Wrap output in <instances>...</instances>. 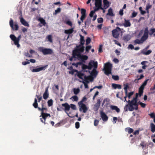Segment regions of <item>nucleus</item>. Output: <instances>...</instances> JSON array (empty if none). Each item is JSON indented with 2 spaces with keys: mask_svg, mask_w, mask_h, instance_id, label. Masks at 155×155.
<instances>
[{
  "mask_svg": "<svg viewBox=\"0 0 155 155\" xmlns=\"http://www.w3.org/2000/svg\"><path fill=\"white\" fill-rule=\"evenodd\" d=\"M113 65L109 62H107L104 64L103 70L104 71L105 74L107 76L110 74H112V70Z\"/></svg>",
  "mask_w": 155,
  "mask_h": 155,
  "instance_id": "f257e3e1",
  "label": "nucleus"
},
{
  "mask_svg": "<svg viewBox=\"0 0 155 155\" xmlns=\"http://www.w3.org/2000/svg\"><path fill=\"white\" fill-rule=\"evenodd\" d=\"M38 50V51L41 52L44 55L51 54L53 53V50L51 49L41 47H39Z\"/></svg>",
  "mask_w": 155,
  "mask_h": 155,
  "instance_id": "f03ea898",
  "label": "nucleus"
},
{
  "mask_svg": "<svg viewBox=\"0 0 155 155\" xmlns=\"http://www.w3.org/2000/svg\"><path fill=\"white\" fill-rule=\"evenodd\" d=\"M21 37V35H19L17 38L14 35L12 34L10 35V38L14 41V44L16 45L18 48H19L20 46L19 42Z\"/></svg>",
  "mask_w": 155,
  "mask_h": 155,
  "instance_id": "7ed1b4c3",
  "label": "nucleus"
},
{
  "mask_svg": "<svg viewBox=\"0 0 155 155\" xmlns=\"http://www.w3.org/2000/svg\"><path fill=\"white\" fill-rule=\"evenodd\" d=\"M48 117H51L50 114L45 113L41 112V115L40 117H41L40 118V120L42 123H44L45 124H47L45 122L46 118Z\"/></svg>",
  "mask_w": 155,
  "mask_h": 155,
  "instance_id": "20e7f679",
  "label": "nucleus"
},
{
  "mask_svg": "<svg viewBox=\"0 0 155 155\" xmlns=\"http://www.w3.org/2000/svg\"><path fill=\"white\" fill-rule=\"evenodd\" d=\"M38 100L36 98H35L34 102L33 104V106L35 108H37L38 110L41 111V112L45 113L44 110H45V111L47 110V108L46 107H44L41 108L39 107H38V103H37Z\"/></svg>",
  "mask_w": 155,
  "mask_h": 155,
  "instance_id": "39448f33",
  "label": "nucleus"
},
{
  "mask_svg": "<svg viewBox=\"0 0 155 155\" xmlns=\"http://www.w3.org/2000/svg\"><path fill=\"white\" fill-rule=\"evenodd\" d=\"M95 62L93 60H91L88 63V66L83 64L82 66V69L83 70L87 69L88 70H91L93 67V65Z\"/></svg>",
  "mask_w": 155,
  "mask_h": 155,
  "instance_id": "423d86ee",
  "label": "nucleus"
},
{
  "mask_svg": "<svg viewBox=\"0 0 155 155\" xmlns=\"http://www.w3.org/2000/svg\"><path fill=\"white\" fill-rule=\"evenodd\" d=\"M48 67V65L43 66H37V67L38 68L33 69L31 70V71L33 72H37L40 71H44Z\"/></svg>",
  "mask_w": 155,
  "mask_h": 155,
  "instance_id": "0eeeda50",
  "label": "nucleus"
},
{
  "mask_svg": "<svg viewBox=\"0 0 155 155\" xmlns=\"http://www.w3.org/2000/svg\"><path fill=\"white\" fill-rule=\"evenodd\" d=\"M95 7L94 8L97 10L100 9H103L102 7V0H95Z\"/></svg>",
  "mask_w": 155,
  "mask_h": 155,
  "instance_id": "6e6552de",
  "label": "nucleus"
},
{
  "mask_svg": "<svg viewBox=\"0 0 155 155\" xmlns=\"http://www.w3.org/2000/svg\"><path fill=\"white\" fill-rule=\"evenodd\" d=\"M134 105L128 103L126 104L124 107V111L125 112L128 111V110L130 111H133L134 109L135 108L134 107Z\"/></svg>",
  "mask_w": 155,
  "mask_h": 155,
  "instance_id": "1a4fd4ad",
  "label": "nucleus"
},
{
  "mask_svg": "<svg viewBox=\"0 0 155 155\" xmlns=\"http://www.w3.org/2000/svg\"><path fill=\"white\" fill-rule=\"evenodd\" d=\"M9 25L14 30L17 31L18 30L19 27L17 23H15V24L13 25V20L11 18L9 21Z\"/></svg>",
  "mask_w": 155,
  "mask_h": 155,
  "instance_id": "9d476101",
  "label": "nucleus"
},
{
  "mask_svg": "<svg viewBox=\"0 0 155 155\" xmlns=\"http://www.w3.org/2000/svg\"><path fill=\"white\" fill-rule=\"evenodd\" d=\"M75 71L77 72V75L78 77L80 79L83 80V77H84V79L86 80L89 79L90 76H86L84 75V74L80 71H78L77 70H75Z\"/></svg>",
  "mask_w": 155,
  "mask_h": 155,
  "instance_id": "9b49d317",
  "label": "nucleus"
},
{
  "mask_svg": "<svg viewBox=\"0 0 155 155\" xmlns=\"http://www.w3.org/2000/svg\"><path fill=\"white\" fill-rule=\"evenodd\" d=\"M93 67H94V68L91 73V74L92 76H96L97 74V72L96 70L97 67V61L95 62L94 64H93Z\"/></svg>",
  "mask_w": 155,
  "mask_h": 155,
  "instance_id": "f8f14e48",
  "label": "nucleus"
},
{
  "mask_svg": "<svg viewBox=\"0 0 155 155\" xmlns=\"http://www.w3.org/2000/svg\"><path fill=\"white\" fill-rule=\"evenodd\" d=\"M120 28L118 27L116 29L113 30L112 32L113 37L115 38H118L119 36L118 32L120 31Z\"/></svg>",
  "mask_w": 155,
  "mask_h": 155,
  "instance_id": "ddd939ff",
  "label": "nucleus"
},
{
  "mask_svg": "<svg viewBox=\"0 0 155 155\" xmlns=\"http://www.w3.org/2000/svg\"><path fill=\"white\" fill-rule=\"evenodd\" d=\"M77 58L81 60L83 62L85 63V61L87 60L88 58V57L86 55H81L79 53L77 54Z\"/></svg>",
  "mask_w": 155,
  "mask_h": 155,
  "instance_id": "4468645a",
  "label": "nucleus"
},
{
  "mask_svg": "<svg viewBox=\"0 0 155 155\" xmlns=\"http://www.w3.org/2000/svg\"><path fill=\"white\" fill-rule=\"evenodd\" d=\"M100 114L101 118L104 121H107L108 119V117L102 110L100 112Z\"/></svg>",
  "mask_w": 155,
  "mask_h": 155,
  "instance_id": "2eb2a0df",
  "label": "nucleus"
},
{
  "mask_svg": "<svg viewBox=\"0 0 155 155\" xmlns=\"http://www.w3.org/2000/svg\"><path fill=\"white\" fill-rule=\"evenodd\" d=\"M84 51V46H81L80 48H76L73 50V51L76 54H78L80 53V54L83 53Z\"/></svg>",
  "mask_w": 155,
  "mask_h": 155,
  "instance_id": "dca6fc26",
  "label": "nucleus"
},
{
  "mask_svg": "<svg viewBox=\"0 0 155 155\" xmlns=\"http://www.w3.org/2000/svg\"><path fill=\"white\" fill-rule=\"evenodd\" d=\"M101 100L100 99H98L97 100V102L94 104L93 108L94 110L95 111H97L99 108L101 104Z\"/></svg>",
  "mask_w": 155,
  "mask_h": 155,
  "instance_id": "f3484780",
  "label": "nucleus"
},
{
  "mask_svg": "<svg viewBox=\"0 0 155 155\" xmlns=\"http://www.w3.org/2000/svg\"><path fill=\"white\" fill-rule=\"evenodd\" d=\"M79 110L80 111L83 110V112L85 113L87 111V108L86 105L84 104H83L82 105H81V106H80Z\"/></svg>",
  "mask_w": 155,
  "mask_h": 155,
  "instance_id": "a211bd4d",
  "label": "nucleus"
},
{
  "mask_svg": "<svg viewBox=\"0 0 155 155\" xmlns=\"http://www.w3.org/2000/svg\"><path fill=\"white\" fill-rule=\"evenodd\" d=\"M49 94L48 91V88H47L45 92L43 94V98L45 100H46L48 97Z\"/></svg>",
  "mask_w": 155,
  "mask_h": 155,
  "instance_id": "6ab92c4d",
  "label": "nucleus"
},
{
  "mask_svg": "<svg viewBox=\"0 0 155 155\" xmlns=\"http://www.w3.org/2000/svg\"><path fill=\"white\" fill-rule=\"evenodd\" d=\"M20 22L21 23L25 26L29 27V24L23 18L21 17L20 18Z\"/></svg>",
  "mask_w": 155,
  "mask_h": 155,
  "instance_id": "aec40b11",
  "label": "nucleus"
},
{
  "mask_svg": "<svg viewBox=\"0 0 155 155\" xmlns=\"http://www.w3.org/2000/svg\"><path fill=\"white\" fill-rule=\"evenodd\" d=\"M91 22V20L90 19L87 18V19L84 22V28H86V27L88 28L89 27Z\"/></svg>",
  "mask_w": 155,
  "mask_h": 155,
  "instance_id": "412c9836",
  "label": "nucleus"
},
{
  "mask_svg": "<svg viewBox=\"0 0 155 155\" xmlns=\"http://www.w3.org/2000/svg\"><path fill=\"white\" fill-rule=\"evenodd\" d=\"M131 23L129 20H127L124 19V22L123 24V25L125 27H130L131 26Z\"/></svg>",
  "mask_w": 155,
  "mask_h": 155,
  "instance_id": "4be33fe9",
  "label": "nucleus"
},
{
  "mask_svg": "<svg viewBox=\"0 0 155 155\" xmlns=\"http://www.w3.org/2000/svg\"><path fill=\"white\" fill-rule=\"evenodd\" d=\"M103 2L104 9H106L109 7V2L107 0H103Z\"/></svg>",
  "mask_w": 155,
  "mask_h": 155,
  "instance_id": "5701e85b",
  "label": "nucleus"
},
{
  "mask_svg": "<svg viewBox=\"0 0 155 155\" xmlns=\"http://www.w3.org/2000/svg\"><path fill=\"white\" fill-rule=\"evenodd\" d=\"M112 87L114 89L118 88L119 89L121 88V86L120 84H112Z\"/></svg>",
  "mask_w": 155,
  "mask_h": 155,
  "instance_id": "b1692460",
  "label": "nucleus"
},
{
  "mask_svg": "<svg viewBox=\"0 0 155 155\" xmlns=\"http://www.w3.org/2000/svg\"><path fill=\"white\" fill-rule=\"evenodd\" d=\"M111 109L112 110H115L117 113H119L120 112V109L117 106L114 105H111L110 106Z\"/></svg>",
  "mask_w": 155,
  "mask_h": 155,
  "instance_id": "393cba45",
  "label": "nucleus"
},
{
  "mask_svg": "<svg viewBox=\"0 0 155 155\" xmlns=\"http://www.w3.org/2000/svg\"><path fill=\"white\" fill-rule=\"evenodd\" d=\"M144 88H143V87H140L139 89V91H138V95L140 97L142 95L143 93V89Z\"/></svg>",
  "mask_w": 155,
  "mask_h": 155,
  "instance_id": "a878e982",
  "label": "nucleus"
},
{
  "mask_svg": "<svg viewBox=\"0 0 155 155\" xmlns=\"http://www.w3.org/2000/svg\"><path fill=\"white\" fill-rule=\"evenodd\" d=\"M144 88H143V87H140L139 89V91H138V95L140 97L142 95L143 93V89Z\"/></svg>",
  "mask_w": 155,
  "mask_h": 155,
  "instance_id": "bb28decb",
  "label": "nucleus"
},
{
  "mask_svg": "<svg viewBox=\"0 0 155 155\" xmlns=\"http://www.w3.org/2000/svg\"><path fill=\"white\" fill-rule=\"evenodd\" d=\"M62 106L65 107V110L68 111L70 110V107L67 103L62 104Z\"/></svg>",
  "mask_w": 155,
  "mask_h": 155,
  "instance_id": "cd10ccee",
  "label": "nucleus"
},
{
  "mask_svg": "<svg viewBox=\"0 0 155 155\" xmlns=\"http://www.w3.org/2000/svg\"><path fill=\"white\" fill-rule=\"evenodd\" d=\"M152 52V51L151 50H149L147 51H146V50L143 49L142 52L144 55H148L150 54Z\"/></svg>",
  "mask_w": 155,
  "mask_h": 155,
  "instance_id": "c85d7f7f",
  "label": "nucleus"
},
{
  "mask_svg": "<svg viewBox=\"0 0 155 155\" xmlns=\"http://www.w3.org/2000/svg\"><path fill=\"white\" fill-rule=\"evenodd\" d=\"M150 127L151 131L153 133H154L155 132V124L153 123H151L150 124Z\"/></svg>",
  "mask_w": 155,
  "mask_h": 155,
  "instance_id": "c756f323",
  "label": "nucleus"
},
{
  "mask_svg": "<svg viewBox=\"0 0 155 155\" xmlns=\"http://www.w3.org/2000/svg\"><path fill=\"white\" fill-rule=\"evenodd\" d=\"M73 28H71L69 29L65 30L64 33L66 34H70L73 33Z\"/></svg>",
  "mask_w": 155,
  "mask_h": 155,
  "instance_id": "7c9ffc66",
  "label": "nucleus"
},
{
  "mask_svg": "<svg viewBox=\"0 0 155 155\" xmlns=\"http://www.w3.org/2000/svg\"><path fill=\"white\" fill-rule=\"evenodd\" d=\"M38 21H40L41 23L44 26H45L46 24L45 20L42 18H39Z\"/></svg>",
  "mask_w": 155,
  "mask_h": 155,
  "instance_id": "2f4dec72",
  "label": "nucleus"
},
{
  "mask_svg": "<svg viewBox=\"0 0 155 155\" xmlns=\"http://www.w3.org/2000/svg\"><path fill=\"white\" fill-rule=\"evenodd\" d=\"M130 39V35H127L123 37V39L124 41H127Z\"/></svg>",
  "mask_w": 155,
  "mask_h": 155,
  "instance_id": "473e14b6",
  "label": "nucleus"
},
{
  "mask_svg": "<svg viewBox=\"0 0 155 155\" xmlns=\"http://www.w3.org/2000/svg\"><path fill=\"white\" fill-rule=\"evenodd\" d=\"M107 15H109L110 16H114V14L113 12V11L112 8H110L108 10V13L107 14Z\"/></svg>",
  "mask_w": 155,
  "mask_h": 155,
  "instance_id": "72a5a7b5",
  "label": "nucleus"
},
{
  "mask_svg": "<svg viewBox=\"0 0 155 155\" xmlns=\"http://www.w3.org/2000/svg\"><path fill=\"white\" fill-rule=\"evenodd\" d=\"M104 34L106 35H108L109 34V30L108 27H105L104 28Z\"/></svg>",
  "mask_w": 155,
  "mask_h": 155,
  "instance_id": "f704fd0d",
  "label": "nucleus"
},
{
  "mask_svg": "<svg viewBox=\"0 0 155 155\" xmlns=\"http://www.w3.org/2000/svg\"><path fill=\"white\" fill-rule=\"evenodd\" d=\"M81 16H86V10L84 8H81Z\"/></svg>",
  "mask_w": 155,
  "mask_h": 155,
  "instance_id": "c9c22d12",
  "label": "nucleus"
},
{
  "mask_svg": "<svg viewBox=\"0 0 155 155\" xmlns=\"http://www.w3.org/2000/svg\"><path fill=\"white\" fill-rule=\"evenodd\" d=\"M98 11V10L94 8V9L93 10L91 11L90 12L89 14V16L91 18L93 16L94 14L95 13V12Z\"/></svg>",
  "mask_w": 155,
  "mask_h": 155,
  "instance_id": "e433bc0d",
  "label": "nucleus"
},
{
  "mask_svg": "<svg viewBox=\"0 0 155 155\" xmlns=\"http://www.w3.org/2000/svg\"><path fill=\"white\" fill-rule=\"evenodd\" d=\"M149 33L148 30V28L147 27L144 29V33L143 34V35L147 36V37H148Z\"/></svg>",
  "mask_w": 155,
  "mask_h": 155,
  "instance_id": "4c0bfd02",
  "label": "nucleus"
},
{
  "mask_svg": "<svg viewBox=\"0 0 155 155\" xmlns=\"http://www.w3.org/2000/svg\"><path fill=\"white\" fill-rule=\"evenodd\" d=\"M80 43L81 45H84V43L85 41L84 39V37L81 35H80Z\"/></svg>",
  "mask_w": 155,
  "mask_h": 155,
  "instance_id": "58836bf2",
  "label": "nucleus"
},
{
  "mask_svg": "<svg viewBox=\"0 0 155 155\" xmlns=\"http://www.w3.org/2000/svg\"><path fill=\"white\" fill-rule=\"evenodd\" d=\"M61 9L60 8H58L56 10H55V12L53 13V15H57L58 13L61 12Z\"/></svg>",
  "mask_w": 155,
  "mask_h": 155,
  "instance_id": "ea45409f",
  "label": "nucleus"
},
{
  "mask_svg": "<svg viewBox=\"0 0 155 155\" xmlns=\"http://www.w3.org/2000/svg\"><path fill=\"white\" fill-rule=\"evenodd\" d=\"M64 23L70 26H72V22L69 20L64 21Z\"/></svg>",
  "mask_w": 155,
  "mask_h": 155,
  "instance_id": "a19ab883",
  "label": "nucleus"
},
{
  "mask_svg": "<svg viewBox=\"0 0 155 155\" xmlns=\"http://www.w3.org/2000/svg\"><path fill=\"white\" fill-rule=\"evenodd\" d=\"M46 39H47L48 41L50 42H52V36L51 35H48L46 37Z\"/></svg>",
  "mask_w": 155,
  "mask_h": 155,
  "instance_id": "79ce46f5",
  "label": "nucleus"
},
{
  "mask_svg": "<svg viewBox=\"0 0 155 155\" xmlns=\"http://www.w3.org/2000/svg\"><path fill=\"white\" fill-rule=\"evenodd\" d=\"M76 56L77 57V54L75 53L73 51L72 52V56L71 57V58H70L69 59V60L71 61L73 60V58H76Z\"/></svg>",
  "mask_w": 155,
  "mask_h": 155,
  "instance_id": "37998d69",
  "label": "nucleus"
},
{
  "mask_svg": "<svg viewBox=\"0 0 155 155\" xmlns=\"http://www.w3.org/2000/svg\"><path fill=\"white\" fill-rule=\"evenodd\" d=\"M73 91L74 94H77L80 92V90L79 88H75L73 89Z\"/></svg>",
  "mask_w": 155,
  "mask_h": 155,
  "instance_id": "c03bdc74",
  "label": "nucleus"
},
{
  "mask_svg": "<svg viewBox=\"0 0 155 155\" xmlns=\"http://www.w3.org/2000/svg\"><path fill=\"white\" fill-rule=\"evenodd\" d=\"M148 37L147 36L143 35L142 37L140 39L141 40L142 42L143 43L144 41L147 39Z\"/></svg>",
  "mask_w": 155,
  "mask_h": 155,
  "instance_id": "a18cd8bd",
  "label": "nucleus"
},
{
  "mask_svg": "<svg viewBox=\"0 0 155 155\" xmlns=\"http://www.w3.org/2000/svg\"><path fill=\"white\" fill-rule=\"evenodd\" d=\"M134 43H135L136 44H140L143 43L141 39L139 40L138 39H136L134 41Z\"/></svg>",
  "mask_w": 155,
  "mask_h": 155,
  "instance_id": "49530a36",
  "label": "nucleus"
},
{
  "mask_svg": "<svg viewBox=\"0 0 155 155\" xmlns=\"http://www.w3.org/2000/svg\"><path fill=\"white\" fill-rule=\"evenodd\" d=\"M155 32V28H151L150 30L149 34L150 35H152Z\"/></svg>",
  "mask_w": 155,
  "mask_h": 155,
  "instance_id": "de8ad7c7",
  "label": "nucleus"
},
{
  "mask_svg": "<svg viewBox=\"0 0 155 155\" xmlns=\"http://www.w3.org/2000/svg\"><path fill=\"white\" fill-rule=\"evenodd\" d=\"M48 107H51L53 105V100L50 99L48 100Z\"/></svg>",
  "mask_w": 155,
  "mask_h": 155,
  "instance_id": "09e8293b",
  "label": "nucleus"
},
{
  "mask_svg": "<svg viewBox=\"0 0 155 155\" xmlns=\"http://www.w3.org/2000/svg\"><path fill=\"white\" fill-rule=\"evenodd\" d=\"M124 89L125 91V94H127V89L129 88V87L127 84H126L125 85H124Z\"/></svg>",
  "mask_w": 155,
  "mask_h": 155,
  "instance_id": "8fccbe9b",
  "label": "nucleus"
},
{
  "mask_svg": "<svg viewBox=\"0 0 155 155\" xmlns=\"http://www.w3.org/2000/svg\"><path fill=\"white\" fill-rule=\"evenodd\" d=\"M85 81L86 82V83H85L84 81H83L82 82L84 83L85 88H88V84H87V83H89V81L87 80H85Z\"/></svg>",
  "mask_w": 155,
  "mask_h": 155,
  "instance_id": "3c124183",
  "label": "nucleus"
},
{
  "mask_svg": "<svg viewBox=\"0 0 155 155\" xmlns=\"http://www.w3.org/2000/svg\"><path fill=\"white\" fill-rule=\"evenodd\" d=\"M112 78L114 80L117 81L119 80V77L118 75H112Z\"/></svg>",
  "mask_w": 155,
  "mask_h": 155,
  "instance_id": "603ef678",
  "label": "nucleus"
},
{
  "mask_svg": "<svg viewBox=\"0 0 155 155\" xmlns=\"http://www.w3.org/2000/svg\"><path fill=\"white\" fill-rule=\"evenodd\" d=\"M91 41V39L89 37H87L86 39V45H88L90 43Z\"/></svg>",
  "mask_w": 155,
  "mask_h": 155,
  "instance_id": "864d4df0",
  "label": "nucleus"
},
{
  "mask_svg": "<svg viewBox=\"0 0 155 155\" xmlns=\"http://www.w3.org/2000/svg\"><path fill=\"white\" fill-rule=\"evenodd\" d=\"M134 92H130L128 93L127 92V97L129 98V99H130V97L133 94Z\"/></svg>",
  "mask_w": 155,
  "mask_h": 155,
  "instance_id": "5fc2aeb1",
  "label": "nucleus"
},
{
  "mask_svg": "<svg viewBox=\"0 0 155 155\" xmlns=\"http://www.w3.org/2000/svg\"><path fill=\"white\" fill-rule=\"evenodd\" d=\"M149 79H147L145 81H144L142 84L141 87H143V88H144V86L147 85V81H149Z\"/></svg>",
  "mask_w": 155,
  "mask_h": 155,
  "instance_id": "6e6d98bb",
  "label": "nucleus"
},
{
  "mask_svg": "<svg viewBox=\"0 0 155 155\" xmlns=\"http://www.w3.org/2000/svg\"><path fill=\"white\" fill-rule=\"evenodd\" d=\"M138 104H139V102L137 103V102H135L134 104V106L135 107V109L136 110H137L138 109Z\"/></svg>",
  "mask_w": 155,
  "mask_h": 155,
  "instance_id": "4d7b16f0",
  "label": "nucleus"
},
{
  "mask_svg": "<svg viewBox=\"0 0 155 155\" xmlns=\"http://www.w3.org/2000/svg\"><path fill=\"white\" fill-rule=\"evenodd\" d=\"M138 96V94L137 93H136V94L135 97H134L133 100L135 102H137V98Z\"/></svg>",
  "mask_w": 155,
  "mask_h": 155,
  "instance_id": "13d9d810",
  "label": "nucleus"
},
{
  "mask_svg": "<svg viewBox=\"0 0 155 155\" xmlns=\"http://www.w3.org/2000/svg\"><path fill=\"white\" fill-rule=\"evenodd\" d=\"M139 104L141 106V107L143 108H145L146 105V104H145L143 103L140 101L139 102Z\"/></svg>",
  "mask_w": 155,
  "mask_h": 155,
  "instance_id": "bf43d9fd",
  "label": "nucleus"
},
{
  "mask_svg": "<svg viewBox=\"0 0 155 155\" xmlns=\"http://www.w3.org/2000/svg\"><path fill=\"white\" fill-rule=\"evenodd\" d=\"M72 98L74 101H77L78 100V97L77 96H72L71 99Z\"/></svg>",
  "mask_w": 155,
  "mask_h": 155,
  "instance_id": "052dcab7",
  "label": "nucleus"
},
{
  "mask_svg": "<svg viewBox=\"0 0 155 155\" xmlns=\"http://www.w3.org/2000/svg\"><path fill=\"white\" fill-rule=\"evenodd\" d=\"M109 99L108 98H105L104 99V100L103 101L102 103V106H103V105L104 104V103L106 102H109L108 100Z\"/></svg>",
  "mask_w": 155,
  "mask_h": 155,
  "instance_id": "680f3d73",
  "label": "nucleus"
},
{
  "mask_svg": "<svg viewBox=\"0 0 155 155\" xmlns=\"http://www.w3.org/2000/svg\"><path fill=\"white\" fill-rule=\"evenodd\" d=\"M98 23H102L103 22V19L102 18H99L97 19Z\"/></svg>",
  "mask_w": 155,
  "mask_h": 155,
  "instance_id": "e2e57ef3",
  "label": "nucleus"
},
{
  "mask_svg": "<svg viewBox=\"0 0 155 155\" xmlns=\"http://www.w3.org/2000/svg\"><path fill=\"white\" fill-rule=\"evenodd\" d=\"M91 46H87L86 47V51L87 52H88L89 50L91 49Z\"/></svg>",
  "mask_w": 155,
  "mask_h": 155,
  "instance_id": "0e129e2a",
  "label": "nucleus"
},
{
  "mask_svg": "<svg viewBox=\"0 0 155 155\" xmlns=\"http://www.w3.org/2000/svg\"><path fill=\"white\" fill-rule=\"evenodd\" d=\"M99 121L98 120L95 119L94 121V125L95 126H97L98 124Z\"/></svg>",
  "mask_w": 155,
  "mask_h": 155,
  "instance_id": "69168bd1",
  "label": "nucleus"
},
{
  "mask_svg": "<svg viewBox=\"0 0 155 155\" xmlns=\"http://www.w3.org/2000/svg\"><path fill=\"white\" fill-rule=\"evenodd\" d=\"M134 131V130L131 128H128V132L129 134L132 133Z\"/></svg>",
  "mask_w": 155,
  "mask_h": 155,
  "instance_id": "338daca9",
  "label": "nucleus"
},
{
  "mask_svg": "<svg viewBox=\"0 0 155 155\" xmlns=\"http://www.w3.org/2000/svg\"><path fill=\"white\" fill-rule=\"evenodd\" d=\"M149 115L150 116L151 118H153V119L155 118V114L153 113H151L149 114Z\"/></svg>",
  "mask_w": 155,
  "mask_h": 155,
  "instance_id": "774afa93",
  "label": "nucleus"
}]
</instances>
